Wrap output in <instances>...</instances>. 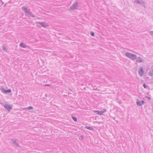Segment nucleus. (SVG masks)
<instances>
[{
	"label": "nucleus",
	"mask_w": 153,
	"mask_h": 153,
	"mask_svg": "<svg viewBox=\"0 0 153 153\" xmlns=\"http://www.w3.org/2000/svg\"><path fill=\"white\" fill-rule=\"evenodd\" d=\"M126 56L132 60H135L137 58L136 55L129 53H127L125 54Z\"/></svg>",
	"instance_id": "1"
},
{
	"label": "nucleus",
	"mask_w": 153,
	"mask_h": 153,
	"mask_svg": "<svg viewBox=\"0 0 153 153\" xmlns=\"http://www.w3.org/2000/svg\"><path fill=\"white\" fill-rule=\"evenodd\" d=\"M2 105L5 109L7 110L8 111H10L12 109V107L7 104H3Z\"/></svg>",
	"instance_id": "2"
},
{
	"label": "nucleus",
	"mask_w": 153,
	"mask_h": 153,
	"mask_svg": "<svg viewBox=\"0 0 153 153\" xmlns=\"http://www.w3.org/2000/svg\"><path fill=\"white\" fill-rule=\"evenodd\" d=\"M78 4V2L77 1L75 3L73 4L70 7V9L72 10L77 9V8Z\"/></svg>",
	"instance_id": "3"
},
{
	"label": "nucleus",
	"mask_w": 153,
	"mask_h": 153,
	"mask_svg": "<svg viewBox=\"0 0 153 153\" xmlns=\"http://www.w3.org/2000/svg\"><path fill=\"white\" fill-rule=\"evenodd\" d=\"M144 71L143 70V68L142 67H141L139 69L138 73L140 76H142L144 74Z\"/></svg>",
	"instance_id": "4"
},
{
	"label": "nucleus",
	"mask_w": 153,
	"mask_h": 153,
	"mask_svg": "<svg viewBox=\"0 0 153 153\" xmlns=\"http://www.w3.org/2000/svg\"><path fill=\"white\" fill-rule=\"evenodd\" d=\"M137 104L138 106H141L145 103V102L143 100L140 101L138 99L137 100Z\"/></svg>",
	"instance_id": "5"
},
{
	"label": "nucleus",
	"mask_w": 153,
	"mask_h": 153,
	"mask_svg": "<svg viewBox=\"0 0 153 153\" xmlns=\"http://www.w3.org/2000/svg\"><path fill=\"white\" fill-rule=\"evenodd\" d=\"M1 90L2 93L4 94L10 93L11 92V90L10 89L5 90L4 88H2L1 89Z\"/></svg>",
	"instance_id": "6"
},
{
	"label": "nucleus",
	"mask_w": 153,
	"mask_h": 153,
	"mask_svg": "<svg viewBox=\"0 0 153 153\" xmlns=\"http://www.w3.org/2000/svg\"><path fill=\"white\" fill-rule=\"evenodd\" d=\"M25 14L28 17H31L33 18H35L36 17V16L32 14L31 12L28 11L26 12Z\"/></svg>",
	"instance_id": "7"
},
{
	"label": "nucleus",
	"mask_w": 153,
	"mask_h": 153,
	"mask_svg": "<svg viewBox=\"0 0 153 153\" xmlns=\"http://www.w3.org/2000/svg\"><path fill=\"white\" fill-rule=\"evenodd\" d=\"M37 24H39L41 25L42 27H46L48 26V25L44 22H37L36 23Z\"/></svg>",
	"instance_id": "8"
},
{
	"label": "nucleus",
	"mask_w": 153,
	"mask_h": 153,
	"mask_svg": "<svg viewBox=\"0 0 153 153\" xmlns=\"http://www.w3.org/2000/svg\"><path fill=\"white\" fill-rule=\"evenodd\" d=\"M94 112L96 113L97 114L99 115H102L104 113V111H94Z\"/></svg>",
	"instance_id": "9"
},
{
	"label": "nucleus",
	"mask_w": 153,
	"mask_h": 153,
	"mask_svg": "<svg viewBox=\"0 0 153 153\" xmlns=\"http://www.w3.org/2000/svg\"><path fill=\"white\" fill-rule=\"evenodd\" d=\"M11 141H12L13 143L15 144L17 147H19L20 146L18 142L16 141V140L15 139H12Z\"/></svg>",
	"instance_id": "10"
},
{
	"label": "nucleus",
	"mask_w": 153,
	"mask_h": 153,
	"mask_svg": "<svg viewBox=\"0 0 153 153\" xmlns=\"http://www.w3.org/2000/svg\"><path fill=\"white\" fill-rule=\"evenodd\" d=\"M1 48L2 49L3 51H4L5 52H8V51L6 47V46L4 45H3L1 46Z\"/></svg>",
	"instance_id": "11"
},
{
	"label": "nucleus",
	"mask_w": 153,
	"mask_h": 153,
	"mask_svg": "<svg viewBox=\"0 0 153 153\" xmlns=\"http://www.w3.org/2000/svg\"><path fill=\"white\" fill-rule=\"evenodd\" d=\"M136 61L139 62H144V60H142V58H141L139 57L137 58Z\"/></svg>",
	"instance_id": "12"
},
{
	"label": "nucleus",
	"mask_w": 153,
	"mask_h": 153,
	"mask_svg": "<svg viewBox=\"0 0 153 153\" xmlns=\"http://www.w3.org/2000/svg\"><path fill=\"white\" fill-rule=\"evenodd\" d=\"M19 46L22 48H25L27 47V46L23 42H21L19 44Z\"/></svg>",
	"instance_id": "13"
},
{
	"label": "nucleus",
	"mask_w": 153,
	"mask_h": 153,
	"mask_svg": "<svg viewBox=\"0 0 153 153\" xmlns=\"http://www.w3.org/2000/svg\"><path fill=\"white\" fill-rule=\"evenodd\" d=\"M85 128L93 131H94V128L89 126H86Z\"/></svg>",
	"instance_id": "14"
},
{
	"label": "nucleus",
	"mask_w": 153,
	"mask_h": 153,
	"mask_svg": "<svg viewBox=\"0 0 153 153\" xmlns=\"http://www.w3.org/2000/svg\"><path fill=\"white\" fill-rule=\"evenodd\" d=\"M22 9L24 11L25 13H26V12L28 11L27 7L25 6H23L22 7Z\"/></svg>",
	"instance_id": "15"
},
{
	"label": "nucleus",
	"mask_w": 153,
	"mask_h": 153,
	"mask_svg": "<svg viewBox=\"0 0 153 153\" xmlns=\"http://www.w3.org/2000/svg\"><path fill=\"white\" fill-rule=\"evenodd\" d=\"M71 117H72V118L74 120L75 122H76L77 121V118L76 117H74L73 116H71Z\"/></svg>",
	"instance_id": "16"
},
{
	"label": "nucleus",
	"mask_w": 153,
	"mask_h": 153,
	"mask_svg": "<svg viewBox=\"0 0 153 153\" xmlns=\"http://www.w3.org/2000/svg\"><path fill=\"white\" fill-rule=\"evenodd\" d=\"M148 74H149V75L151 76H153V72H152V71H149Z\"/></svg>",
	"instance_id": "17"
},
{
	"label": "nucleus",
	"mask_w": 153,
	"mask_h": 153,
	"mask_svg": "<svg viewBox=\"0 0 153 153\" xmlns=\"http://www.w3.org/2000/svg\"><path fill=\"white\" fill-rule=\"evenodd\" d=\"M139 4H145V2L141 0V1H140L139 3Z\"/></svg>",
	"instance_id": "18"
},
{
	"label": "nucleus",
	"mask_w": 153,
	"mask_h": 153,
	"mask_svg": "<svg viewBox=\"0 0 153 153\" xmlns=\"http://www.w3.org/2000/svg\"><path fill=\"white\" fill-rule=\"evenodd\" d=\"M33 109V107L32 106H30L27 108V109L28 110H31Z\"/></svg>",
	"instance_id": "19"
},
{
	"label": "nucleus",
	"mask_w": 153,
	"mask_h": 153,
	"mask_svg": "<svg viewBox=\"0 0 153 153\" xmlns=\"http://www.w3.org/2000/svg\"><path fill=\"white\" fill-rule=\"evenodd\" d=\"M143 87L145 88H147V87H148V86L147 85H146V84L145 83H144L143 84Z\"/></svg>",
	"instance_id": "20"
},
{
	"label": "nucleus",
	"mask_w": 153,
	"mask_h": 153,
	"mask_svg": "<svg viewBox=\"0 0 153 153\" xmlns=\"http://www.w3.org/2000/svg\"><path fill=\"white\" fill-rule=\"evenodd\" d=\"M140 1H139V0H136L135 1V3H136V4H139V3Z\"/></svg>",
	"instance_id": "21"
},
{
	"label": "nucleus",
	"mask_w": 153,
	"mask_h": 153,
	"mask_svg": "<svg viewBox=\"0 0 153 153\" xmlns=\"http://www.w3.org/2000/svg\"><path fill=\"white\" fill-rule=\"evenodd\" d=\"M91 35L92 36H94V32H92L91 33Z\"/></svg>",
	"instance_id": "22"
},
{
	"label": "nucleus",
	"mask_w": 153,
	"mask_h": 153,
	"mask_svg": "<svg viewBox=\"0 0 153 153\" xmlns=\"http://www.w3.org/2000/svg\"><path fill=\"white\" fill-rule=\"evenodd\" d=\"M80 138L82 140L84 138V136L83 135H81L80 136Z\"/></svg>",
	"instance_id": "23"
},
{
	"label": "nucleus",
	"mask_w": 153,
	"mask_h": 153,
	"mask_svg": "<svg viewBox=\"0 0 153 153\" xmlns=\"http://www.w3.org/2000/svg\"><path fill=\"white\" fill-rule=\"evenodd\" d=\"M145 97L146 98L148 99L149 100H151V98L150 97Z\"/></svg>",
	"instance_id": "24"
},
{
	"label": "nucleus",
	"mask_w": 153,
	"mask_h": 153,
	"mask_svg": "<svg viewBox=\"0 0 153 153\" xmlns=\"http://www.w3.org/2000/svg\"><path fill=\"white\" fill-rule=\"evenodd\" d=\"M102 111H104V113L106 111V109H103V110H102Z\"/></svg>",
	"instance_id": "25"
},
{
	"label": "nucleus",
	"mask_w": 153,
	"mask_h": 153,
	"mask_svg": "<svg viewBox=\"0 0 153 153\" xmlns=\"http://www.w3.org/2000/svg\"><path fill=\"white\" fill-rule=\"evenodd\" d=\"M11 1L12 0H10L8 2V3H12Z\"/></svg>",
	"instance_id": "26"
},
{
	"label": "nucleus",
	"mask_w": 153,
	"mask_h": 153,
	"mask_svg": "<svg viewBox=\"0 0 153 153\" xmlns=\"http://www.w3.org/2000/svg\"><path fill=\"white\" fill-rule=\"evenodd\" d=\"M150 32L151 34H153V31H150Z\"/></svg>",
	"instance_id": "27"
},
{
	"label": "nucleus",
	"mask_w": 153,
	"mask_h": 153,
	"mask_svg": "<svg viewBox=\"0 0 153 153\" xmlns=\"http://www.w3.org/2000/svg\"><path fill=\"white\" fill-rule=\"evenodd\" d=\"M0 3H1H1H2V4H1L2 5V4H4V3H3V1H2L1 0H0Z\"/></svg>",
	"instance_id": "28"
},
{
	"label": "nucleus",
	"mask_w": 153,
	"mask_h": 153,
	"mask_svg": "<svg viewBox=\"0 0 153 153\" xmlns=\"http://www.w3.org/2000/svg\"><path fill=\"white\" fill-rule=\"evenodd\" d=\"M45 86H50V85L49 84H46Z\"/></svg>",
	"instance_id": "29"
},
{
	"label": "nucleus",
	"mask_w": 153,
	"mask_h": 153,
	"mask_svg": "<svg viewBox=\"0 0 153 153\" xmlns=\"http://www.w3.org/2000/svg\"><path fill=\"white\" fill-rule=\"evenodd\" d=\"M118 102L119 104H121L122 103V102L121 101H119Z\"/></svg>",
	"instance_id": "30"
},
{
	"label": "nucleus",
	"mask_w": 153,
	"mask_h": 153,
	"mask_svg": "<svg viewBox=\"0 0 153 153\" xmlns=\"http://www.w3.org/2000/svg\"><path fill=\"white\" fill-rule=\"evenodd\" d=\"M7 3H6V4H5V5H4V7H6V6H7Z\"/></svg>",
	"instance_id": "31"
},
{
	"label": "nucleus",
	"mask_w": 153,
	"mask_h": 153,
	"mask_svg": "<svg viewBox=\"0 0 153 153\" xmlns=\"http://www.w3.org/2000/svg\"><path fill=\"white\" fill-rule=\"evenodd\" d=\"M69 90H70V91H72V90L71 89H69Z\"/></svg>",
	"instance_id": "32"
},
{
	"label": "nucleus",
	"mask_w": 153,
	"mask_h": 153,
	"mask_svg": "<svg viewBox=\"0 0 153 153\" xmlns=\"http://www.w3.org/2000/svg\"><path fill=\"white\" fill-rule=\"evenodd\" d=\"M152 72H153V69L152 70Z\"/></svg>",
	"instance_id": "33"
},
{
	"label": "nucleus",
	"mask_w": 153,
	"mask_h": 153,
	"mask_svg": "<svg viewBox=\"0 0 153 153\" xmlns=\"http://www.w3.org/2000/svg\"><path fill=\"white\" fill-rule=\"evenodd\" d=\"M144 7L145 8V5H144Z\"/></svg>",
	"instance_id": "34"
}]
</instances>
